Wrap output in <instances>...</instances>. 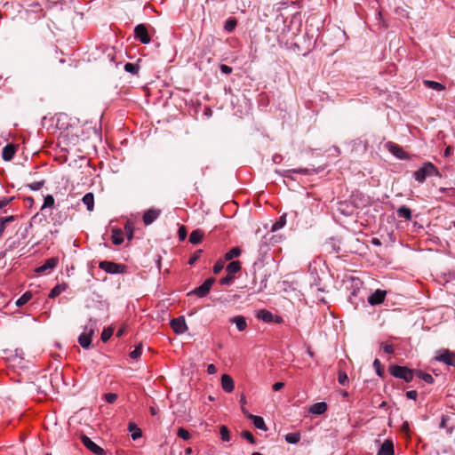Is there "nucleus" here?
I'll use <instances>...</instances> for the list:
<instances>
[{
	"label": "nucleus",
	"instance_id": "f257e3e1",
	"mask_svg": "<svg viewBox=\"0 0 455 455\" xmlns=\"http://www.w3.org/2000/svg\"><path fill=\"white\" fill-rule=\"evenodd\" d=\"M84 129L81 126H75L66 129L60 132L59 145H62L66 150L80 147L84 143Z\"/></svg>",
	"mask_w": 455,
	"mask_h": 455
},
{
	"label": "nucleus",
	"instance_id": "f03ea898",
	"mask_svg": "<svg viewBox=\"0 0 455 455\" xmlns=\"http://www.w3.org/2000/svg\"><path fill=\"white\" fill-rule=\"evenodd\" d=\"M95 323L90 320L84 326V331L78 338V342L83 348H89L92 343V336L94 332Z\"/></svg>",
	"mask_w": 455,
	"mask_h": 455
},
{
	"label": "nucleus",
	"instance_id": "7ed1b4c3",
	"mask_svg": "<svg viewBox=\"0 0 455 455\" xmlns=\"http://www.w3.org/2000/svg\"><path fill=\"white\" fill-rule=\"evenodd\" d=\"M390 373L398 379H402L405 380L406 382H410L412 380L414 372L412 370L403 367V366H398L395 365L390 368Z\"/></svg>",
	"mask_w": 455,
	"mask_h": 455
},
{
	"label": "nucleus",
	"instance_id": "20e7f679",
	"mask_svg": "<svg viewBox=\"0 0 455 455\" xmlns=\"http://www.w3.org/2000/svg\"><path fill=\"white\" fill-rule=\"evenodd\" d=\"M435 359L447 365L455 367V353L448 349H441L437 351Z\"/></svg>",
	"mask_w": 455,
	"mask_h": 455
},
{
	"label": "nucleus",
	"instance_id": "39448f33",
	"mask_svg": "<svg viewBox=\"0 0 455 455\" xmlns=\"http://www.w3.org/2000/svg\"><path fill=\"white\" fill-rule=\"evenodd\" d=\"M214 282H215L214 278H212V277L208 278L199 287L189 291L188 293V295H196L199 298H204L209 293Z\"/></svg>",
	"mask_w": 455,
	"mask_h": 455
},
{
	"label": "nucleus",
	"instance_id": "423d86ee",
	"mask_svg": "<svg viewBox=\"0 0 455 455\" xmlns=\"http://www.w3.org/2000/svg\"><path fill=\"white\" fill-rule=\"evenodd\" d=\"M134 35L135 38L144 44H148L151 40L147 27L144 24H139L135 27Z\"/></svg>",
	"mask_w": 455,
	"mask_h": 455
},
{
	"label": "nucleus",
	"instance_id": "0eeeda50",
	"mask_svg": "<svg viewBox=\"0 0 455 455\" xmlns=\"http://www.w3.org/2000/svg\"><path fill=\"white\" fill-rule=\"evenodd\" d=\"M81 442L83 444L90 450L92 452H93L96 455H104L105 451L97 445L94 442H92L88 436L85 435H81Z\"/></svg>",
	"mask_w": 455,
	"mask_h": 455
},
{
	"label": "nucleus",
	"instance_id": "6e6552de",
	"mask_svg": "<svg viewBox=\"0 0 455 455\" xmlns=\"http://www.w3.org/2000/svg\"><path fill=\"white\" fill-rule=\"evenodd\" d=\"M385 148L398 159L407 158V153L397 144L388 141L385 144Z\"/></svg>",
	"mask_w": 455,
	"mask_h": 455
},
{
	"label": "nucleus",
	"instance_id": "1a4fd4ad",
	"mask_svg": "<svg viewBox=\"0 0 455 455\" xmlns=\"http://www.w3.org/2000/svg\"><path fill=\"white\" fill-rule=\"evenodd\" d=\"M171 327L172 328L173 331L178 335L183 334L188 330V326L184 316H180L172 319L171 321Z\"/></svg>",
	"mask_w": 455,
	"mask_h": 455
},
{
	"label": "nucleus",
	"instance_id": "9d476101",
	"mask_svg": "<svg viewBox=\"0 0 455 455\" xmlns=\"http://www.w3.org/2000/svg\"><path fill=\"white\" fill-rule=\"evenodd\" d=\"M100 267L110 274H117L123 271L124 267L122 265L110 262V261H101L100 263Z\"/></svg>",
	"mask_w": 455,
	"mask_h": 455
},
{
	"label": "nucleus",
	"instance_id": "9b49d317",
	"mask_svg": "<svg viewBox=\"0 0 455 455\" xmlns=\"http://www.w3.org/2000/svg\"><path fill=\"white\" fill-rule=\"evenodd\" d=\"M59 262L58 258L52 257L45 260V262L36 269V273H44L53 269Z\"/></svg>",
	"mask_w": 455,
	"mask_h": 455
},
{
	"label": "nucleus",
	"instance_id": "f8f14e48",
	"mask_svg": "<svg viewBox=\"0 0 455 455\" xmlns=\"http://www.w3.org/2000/svg\"><path fill=\"white\" fill-rule=\"evenodd\" d=\"M386 297V291L382 290H376L369 298L368 302L371 305L381 304Z\"/></svg>",
	"mask_w": 455,
	"mask_h": 455
},
{
	"label": "nucleus",
	"instance_id": "ddd939ff",
	"mask_svg": "<svg viewBox=\"0 0 455 455\" xmlns=\"http://www.w3.org/2000/svg\"><path fill=\"white\" fill-rule=\"evenodd\" d=\"M161 211L156 209H149L143 215V222L145 225L152 224L160 215Z\"/></svg>",
	"mask_w": 455,
	"mask_h": 455
},
{
	"label": "nucleus",
	"instance_id": "4468645a",
	"mask_svg": "<svg viewBox=\"0 0 455 455\" xmlns=\"http://www.w3.org/2000/svg\"><path fill=\"white\" fill-rule=\"evenodd\" d=\"M221 387L227 393H231L235 389V382L229 375H228V374L222 375Z\"/></svg>",
	"mask_w": 455,
	"mask_h": 455
},
{
	"label": "nucleus",
	"instance_id": "2eb2a0df",
	"mask_svg": "<svg viewBox=\"0 0 455 455\" xmlns=\"http://www.w3.org/2000/svg\"><path fill=\"white\" fill-rule=\"evenodd\" d=\"M377 455H394V444L391 440H385Z\"/></svg>",
	"mask_w": 455,
	"mask_h": 455
},
{
	"label": "nucleus",
	"instance_id": "dca6fc26",
	"mask_svg": "<svg viewBox=\"0 0 455 455\" xmlns=\"http://www.w3.org/2000/svg\"><path fill=\"white\" fill-rule=\"evenodd\" d=\"M327 403L324 402H319L314 403L308 410L311 414L321 415L327 411Z\"/></svg>",
	"mask_w": 455,
	"mask_h": 455
},
{
	"label": "nucleus",
	"instance_id": "f3484780",
	"mask_svg": "<svg viewBox=\"0 0 455 455\" xmlns=\"http://www.w3.org/2000/svg\"><path fill=\"white\" fill-rule=\"evenodd\" d=\"M16 152V146L13 144H7L2 151V157L5 161H10L12 159Z\"/></svg>",
	"mask_w": 455,
	"mask_h": 455
},
{
	"label": "nucleus",
	"instance_id": "a211bd4d",
	"mask_svg": "<svg viewBox=\"0 0 455 455\" xmlns=\"http://www.w3.org/2000/svg\"><path fill=\"white\" fill-rule=\"evenodd\" d=\"M248 419H251L253 425L258 429H260V430H263V431H267V426L265 424V421H264L263 418H261L259 416H255V415H252V414H248Z\"/></svg>",
	"mask_w": 455,
	"mask_h": 455
},
{
	"label": "nucleus",
	"instance_id": "6ab92c4d",
	"mask_svg": "<svg viewBox=\"0 0 455 455\" xmlns=\"http://www.w3.org/2000/svg\"><path fill=\"white\" fill-rule=\"evenodd\" d=\"M230 322L235 324V326L239 331H243L247 328L246 319L243 315L234 316L230 320Z\"/></svg>",
	"mask_w": 455,
	"mask_h": 455
},
{
	"label": "nucleus",
	"instance_id": "aec40b11",
	"mask_svg": "<svg viewBox=\"0 0 455 455\" xmlns=\"http://www.w3.org/2000/svg\"><path fill=\"white\" fill-rule=\"evenodd\" d=\"M111 239L114 244L120 245L124 242V234L120 228H114L112 230Z\"/></svg>",
	"mask_w": 455,
	"mask_h": 455
},
{
	"label": "nucleus",
	"instance_id": "412c9836",
	"mask_svg": "<svg viewBox=\"0 0 455 455\" xmlns=\"http://www.w3.org/2000/svg\"><path fill=\"white\" fill-rule=\"evenodd\" d=\"M398 218H403L406 220H410L411 219V211L405 205L399 207L396 211Z\"/></svg>",
	"mask_w": 455,
	"mask_h": 455
},
{
	"label": "nucleus",
	"instance_id": "4be33fe9",
	"mask_svg": "<svg viewBox=\"0 0 455 455\" xmlns=\"http://www.w3.org/2000/svg\"><path fill=\"white\" fill-rule=\"evenodd\" d=\"M257 317L265 323H270L274 319L273 314L270 311L265 309L259 310L257 313Z\"/></svg>",
	"mask_w": 455,
	"mask_h": 455
},
{
	"label": "nucleus",
	"instance_id": "5701e85b",
	"mask_svg": "<svg viewBox=\"0 0 455 455\" xmlns=\"http://www.w3.org/2000/svg\"><path fill=\"white\" fill-rule=\"evenodd\" d=\"M423 84L426 87L438 91V92L443 91L445 89V86L443 84H442L441 83L435 82V81H432V80H424Z\"/></svg>",
	"mask_w": 455,
	"mask_h": 455
},
{
	"label": "nucleus",
	"instance_id": "b1692460",
	"mask_svg": "<svg viewBox=\"0 0 455 455\" xmlns=\"http://www.w3.org/2000/svg\"><path fill=\"white\" fill-rule=\"evenodd\" d=\"M203 236V232L199 229H196L191 232L189 235V242L193 244H197L202 241Z\"/></svg>",
	"mask_w": 455,
	"mask_h": 455
},
{
	"label": "nucleus",
	"instance_id": "393cba45",
	"mask_svg": "<svg viewBox=\"0 0 455 455\" xmlns=\"http://www.w3.org/2000/svg\"><path fill=\"white\" fill-rule=\"evenodd\" d=\"M128 430L131 433V436L133 440H137L142 435L141 430L134 423L129 424Z\"/></svg>",
	"mask_w": 455,
	"mask_h": 455
},
{
	"label": "nucleus",
	"instance_id": "a878e982",
	"mask_svg": "<svg viewBox=\"0 0 455 455\" xmlns=\"http://www.w3.org/2000/svg\"><path fill=\"white\" fill-rule=\"evenodd\" d=\"M83 203L86 205L88 211H92L94 206V196L92 193H87L83 197Z\"/></svg>",
	"mask_w": 455,
	"mask_h": 455
},
{
	"label": "nucleus",
	"instance_id": "bb28decb",
	"mask_svg": "<svg viewBox=\"0 0 455 455\" xmlns=\"http://www.w3.org/2000/svg\"><path fill=\"white\" fill-rule=\"evenodd\" d=\"M241 269V263L238 260L232 261L227 266L228 275H232Z\"/></svg>",
	"mask_w": 455,
	"mask_h": 455
},
{
	"label": "nucleus",
	"instance_id": "cd10ccee",
	"mask_svg": "<svg viewBox=\"0 0 455 455\" xmlns=\"http://www.w3.org/2000/svg\"><path fill=\"white\" fill-rule=\"evenodd\" d=\"M14 220H15V217L12 215L0 218V236L4 233V231L6 228V225L8 223L12 222Z\"/></svg>",
	"mask_w": 455,
	"mask_h": 455
},
{
	"label": "nucleus",
	"instance_id": "c85d7f7f",
	"mask_svg": "<svg viewBox=\"0 0 455 455\" xmlns=\"http://www.w3.org/2000/svg\"><path fill=\"white\" fill-rule=\"evenodd\" d=\"M240 254H241V250L238 247H235V248L231 249L230 251H228L225 254V259L231 260L234 258L238 257Z\"/></svg>",
	"mask_w": 455,
	"mask_h": 455
},
{
	"label": "nucleus",
	"instance_id": "c756f323",
	"mask_svg": "<svg viewBox=\"0 0 455 455\" xmlns=\"http://www.w3.org/2000/svg\"><path fill=\"white\" fill-rule=\"evenodd\" d=\"M32 298V294L29 291L25 292L20 298H19L16 301L17 307H21L25 305L30 299Z\"/></svg>",
	"mask_w": 455,
	"mask_h": 455
},
{
	"label": "nucleus",
	"instance_id": "7c9ffc66",
	"mask_svg": "<svg viewBox=\"0 0 455 455\" xmlns=\"http://www.w3.org/2000/svg\"><path fill=\"white\" fill-rule=\"evenodd\" d=\"M300 439L299 434L291 433L285 435V441L289 443L294 444L297 443Z\"/></svg>",
	"mask_w": 455,
	"mask_h": 455
},
{
	"label": "nucleus",
	"instance_id": "2f4dec72",
	"mask_svg": "<svg viewBox=\"0 0 455 455\" xmlns=\"http://www.w3.org/2000/svg\"><path fill=\"white\" fill-rule=\"evenodd\" d=\"M139 69H140L139 65L134 64V63H130V62H128V63H126V64L124 65V70H125L126 72H129V73L133 74V75L138 74Z\"/></svg>",
	"mask_w": 455,
	"mask_h": 455
},
{
	"label": "nucleus",
	"instance_id": "473e14b6",
	"mask_svg": "<svg viewBox=\"0 0 455 455\" xmlns=\"http://www.w3.org/2000/svg\"><path fill=\"white\" fill-rule=\"evenodd\" d=\"M220 434L223 442H228L230 440V435L226 426H220Z\"/></svg>",
	"mask_w": 455,
	"mask_h": 455
},
{
	"label": "nucleus",
	"instance_id": "72a5a7b5",
	"mask_svg": "<svg viewBox=\"0 0 455 455\" xmlns=\"http://www.w3.org/2000/svg\"><path fill=\"white\" fill-rule=\"evenodd\" d=\"M124 231L128 240H132L133 237V224L131 221H127L124 225Z\"/></svg>",
	"mask_w": 455,
	"mask_h": 455
},
{
	"label": "nucleus",
	"instance_id": "f704fd0d",
	"mask_svg": "<svg viewBox=\"0 0 455 455\" xmlns=\"http://www.w3.org/2000/svg\"><path fill=\"white\" fill-rule=\"evenodd\" d=\"M114 329L112 327H108L103 330L101 333V340L103 342H107L110 337L113 335Z\"/></svg>",
	"mask_w": 455,
	"mask_h": 455
},
{
	"label": "nucleus",
	"instance_id": "c9c22d12",
	"mask_svg": "<svg viewBox=\"0 0 455 455\" xmlns=\"http://www.w3.org/2000/svg\"><path fill=\"white\" fill-rule=\"evenodd\" d=\"M54 205V198L52 196L48 195L44 199V204L41 208V210H44L45 208H52Z\"/></svg>",
	"mask_w": 455,
	"mask_h": 455
},
{
	"label": "nucleus",
	"instance_id": "e433bc0d",
	"mask_svg": "<svg viewBox=\"0 0 455 455\" xmlns=\"http://www.w3.org/2000/svg\"><path fill=\"white\" fill-rule=\"evenodd\" d=\"M416 375H417L419 378L422 379H423L424 381H426L427 383L431 384V383H433V382H434V378H433L430 374H428V373H425V372H422V371H418L416 372Z\"/></svg>",
	"mask_w": 455,
	"mask_h": 455
},
{
	"label": "nucleus",
	"instance_id": "4c0bfd02",
	"mask_svg": "<svg viewBox=\"0 0 455 455\" xmlns=\"http://www.w3.org/2000/svg\"><path fill=\"white\" fill-rule=\"evenodd\" d=\"M236 23H237L236 20H235V19L228 20L224 26L225 30L228 32L233 31L236 26Z\"/></svg>",
	"mask_w": 455,
	"mask_h": 455
},
{
	"label": "nucleus",
	"instance_id": "58836bf2",
	"mask_svg": "<svg viewBox=\"0 0 455 455\" xmlns=\"http://www.w3.org/2000/svg\"><path fill=\"white\" fill-rule=\"evenodd\" d=\"M177 435L179 437H180L183 440H188L191 437L190 433L183 427H180L178 429Z\"/></svg>",
	"mask_w": 455,
	"mask_h": 455
},
{
	"label": "nucleus",
	"instance_id": "ea45409f",
	"mask_svg": "<svg viewBox=\"0 0 455 455\" xmlns=\"http://www.w3.org/2000/svg\"><path fill=\"white\" fill-rule=\"evenodd\" d=\"M65 287L63 286H60V285H57L55 286L51 291H50V294H49V297L50 298H55L57 296H59L63 291H64Z\"/></svg>",
	"mask_w": 455,
	"mask_h": 455
},
{
	"label": "nucleus",
	"instance_id": "a19ab883",
	"mask_svg": "<svg viewBox=\"0 0 455 455\" xmlns=\"http://www.w3.org/2000/svg\"><path fill=\"white\" fill-rule=\"evenodd\" d=\"M142 354V346L140 344L138 345L133 351L130 353V357L132 359L139 358Z\"/></svg>",
	"mask_w": 455,
	"mask_h": 455
},
{
	"label": "nucleus",
	"instance_id": "79ce46f5",
	"mask_svg": "<svg viewBox=\"0 0 455 455\" xmlns=\"http://www.w3.org/2000/svg\"><path fill=\"white\" fill-rule=\"evenodd\" d=\"M339 383L342 386H346L348 382L347 375L345 371H339L338 376Z\"/></svg>",
	"mask_w": 455,
	"mask_h": 455
},
{
	"label": "nucleus",
	"instance_id": "37998d69",
	"mask_svg": "<svg viewBox=\"0 0 455 455\" xmlns=\"http://www.w3.org/2000/svg\"><path fill=\"white\" fill-rule=\"evenodd\" d=\"M44 184V180L35 181L28 185L31 190H39Z\"/></svg>",
	"mask_w": 455,
	"mask_h": 455
},
{
	"label": "nucleus",
	"instance_id": "c03bdc74",
	"mask_svg": "<svg viewBox=\"0 0 455 455\" xmlns=\"http://www.w3.org/2000/svg\"><path fill=\"white\" fill-rule=\"evenodd\" d=\"M241 436H242L243 438L246 439V440H247L248 442H250L251 443H252V444H253V443H255V439H254V437H253V435H252V434H251V432L246 431V430H245V431H243V432L241 433Z\"/></svg>",
	"mask_w": 455,
	"mask_h": 455
},
{
	"label": "nucleus",
	"instance_id": "a18cd8bd",
	"mask_svg": "<svg viewBox=\"0 0 455 455\" xmlns=\"http://www.w3.org/2000/svg\"><path fill=\"white\" fill-rule=\"evenodd\" d=\"M427 173L428 172H414L413 177L419 183H422L425 181Z\"/></svg>",
	"mask_w": 455,
	"mask_h": 455
},
{
	"label": "nucleus",
	"instance_id": "49530a36",
	"mask_svg": "<svg viewBox=\"0 0 455 455\" xmlns=\"http://www.w3.org/2000/svg\"><path fill=\"white\" fill-rule=\"evenodd\" d=\"M225 263L223 260H219L213 267L214 274H219L224 268Z\"/></svg>",
	"mask_w": 455,
	"mask_h": 455
},
{
	"label": "nucleus",
	"instance_id": "de8ad7c7",
	"mask_svg": "<svg viewBox=\"0 0 455 455\" xmlns=\"http://www.w3.org/2000/svg\"><path fill=\"white\" fill-rule=\"evenodd\" d=\"M380 348L387 354H392L394 352V348L392 345L381 343Z\"/></svg>",
	"mask_w": 455,
	"mask_h": 455
},
{
	"label": "nucleus",
	"instance_id": "09e8293b",
	"mask_svg": "<svg viewBox=\"0 0 455 455\" xmlns=\"http://www.w3.org/2000/svg\"><path fill=\"white\" fill-rule=\"evenodd\" d=\"M373 367L379 376H382L381 363L379 359H375L373 362Z\"/></svg>",
	"mask_w": 455,
	"mask_h": 455
},
{
	"label": "nucleus",
	"instance_id": "8fccbe9b",
	"mask_svg": "<svg viewBox=\"0 0 455 455\" xmlns=\"http://www.w3.org/2000/svg\"><path fill=\"white\" fill-rule=\"evenodd\" d=\"M105 397H106V401L108 403H113L117 399V395L114 394V393H108V394H106Z\"/></svg>",
	"mask_w": 455,
	"mask_h": 455
},
{
	"label": "nucleus",
	"instance_id": "3c124183",
	"mask_svg": "<svg viewBox=\"0 0 455 455\" xmlns=\"http://www.w3.org/2000/svg\"><path fill=\"white\" fill-rule=\"evenodd\" d=\"M201 253H202V250H198L197 251H196L193 254V256H191V258L189 259L188 264L193 265L199 259Z\"/></svg>",
	"mask_w": 455,
	"mask_h": 455
},
{
	"label": "nucleus",
	"instance_id": "603ef678",
	"mask_svg": "<svg viewBox=\"0 0 455 455\" xmlns=\"http://www.w3.org/2000/svg\"><path fill=\"white\" fill-rule=\"evenodd\" d=\"M418 171H437L434 164L431 163H426L422 167H420Z\"/></svg>",
	"mask_w": 455,
	"mask_h": 455
},
{
	"label": "nucleus",
	"instance_id": "864d4df0",
	"mask_svg": "<svg viewBox=\"0 0 455 455\" xmlns=\"http://www.w3.org/2000/svg\"><path fill=\"white\" fill-rule=\"evenodd\" d=\"M284 224H285V221L283 219H281L279 221H276L273 225L272 230L273 231L278 230V229L282 228L284 226Z\"/></svg>",
	"mask_w": 455,
	"mask_h": 455
},
{
	"label": "nucleus",
	"instance_id": "5fc2aeb1",
	"mask_svg": "<svg viewBox=\"0 0 455 455\" xmlns=\"http://www.w3.org/2000/svg\"><path fill=\"white\" fill-rule=\"evenodd\" d=\"M79 163H80L79 168H85L90 165L89 159H87L86 157H84V156L79 159Z\"/></svg>",
	"mask_w": 455,
	"mask_h": 455
},
{
	"label": "nucleus",
	"instance_id": "6e6d98bb",
	"mask_svg": "<svg viewBox=\"0 0 455 455\" xmlns=\"http://www.w3.org/2000/svg\"><path fill=\"white\" fill-rule=\"evenodd\" d=\"M232 280H233V276L230 275H228L227 276L221 278L220 283L222 285H227V284H229Z\"/></svg>",
	"mask_w": 455,
	"mask_h": 455
},
{
	"label": "nucleus",
	"instance_id": "4d7b16f0",
	"mask_svg": "<svg viewBox=\"0 0 455 455\" xmlns=\"http://www.w3.org/2000/svg\"><path fill=\"white\" fill-rule=\"evenodd\" d=\"M220 68L223 74L228 75L232 72V68L225 64L220 65Z\"/></svg>",
	"mask_w": 455,
	"mask_h": 455
},
{
	"label": "nucleus",
	"instance_id": "13d9d810",
	"mask_svg": "<svg viewBox=\"0 0 455 455\" xmlns=\"http://www.w3.org/2000/svg\"><path fill=\"white\" fill-rule=\"evenodd\" d=\"M406 396L409 399L416 400L418 397V392L416 390H411L406 393Z\"/></svg>",
	"mask_w": 455,
	"mask_h": 455
},
{
	"label": "nucleus",
	"instance_id": "bf43d9fd",
	"mask_svg": "<svg viewBox=\"0 0 455 455\" xmlns=\"http://www.w3.org/2000/svg\"><path fill=\"white\" fill-rule=\"evenodd\" d=\"M187 236V231L184 226L180 227L179 229V237L180 240H184Z\"/></svg>",
	"mask_w": 455,
	"mask_h": 455
},
{
	"label": "nucleus",
	"instance_id": "052dcab7",
	"mask_svg": "<svg viewBox=\"0 0 455 455\" xmlns=\"http://www.w3.org/2000/svg\"><path fill=\"white\" fill-rule=\"evenodd\" d=\"M207 372L211 375L215 374L217 372V368L214 364H209L207 367Z\"/></svg>",
	"mask_w": 455,
	"mask_h": 455
},
{
	"label": "nucleus",
	"instance_id": "680f3d73",
	"mask_svg": "<svg viewBox=\"0 0 455 455\" xmlns=\"http://www.w3.org/2000/svg\"><path fill=\"white\" fill-rule=\"evenodd\" d=\"M284 384L283 382H275L274 385H273V389L275 391H279L280 389H282L283 387Z\"/></svg>",
	"mask_w": 455,
	"mask_h": 455
},
{
	"label": "nucleus",
	"instance_id": "e2e57ef3",
	"mask_svg": "<svg viewBox=\"0 0 455 455\" xmlns=\"http://www.w3.org/2000/svg\"><path fill=\"white\" fill-rule=\"evenodd\" d=\"M11 200H12L11 198H4V199L0 200V209L6 206L10 203Z\"/></svg>",
	"mask_w": 455,
	"mask_h": 455
},
{
	"label": "nucleus",
	"instance_id": "0e129e2a",
	"mask_svg": "<svg viewBox=\"0 0 455 455\" xmlns=\"http://www.w3.org/2000/svg\"><path fill=\"white\" fill-rule=\"evenodd\" d=\"M125 332V327H122L120 328L117 332H116V336L117 337H121L124 335V333Z\"/></svg>",
	"mask_w": 455,
	"mask_h": 455
},
{
	"label": "nucleus",
	"instance_id": "69168bd1",
	"mask_svg": "<svg viewBox=\"0 0 455 455\" xmlns=\"http://www.w3.org/2000/svg\"><path fill=\"white\" fill-rule=\"evenodd\" d=\"M402 429H403V431H408V430H409V423H408V422H404V423L403 424Z\"/></svg>",
	"mask_w": 455,
	"mask_h": 455
},
{
	"label": "nucleus",
	"instance_id": "338daca9",
	"mask_svg": "<svg viewBox=\"0 0 455 455\" xmlns=\"http://www.w3.org/2000/svg\"><path fill=\"white\" fill-rule=\"evenodd\" d=\"M451 150V147L446 148V149L444 151V154H445L446 156L450 155Z\"/></svg>",
	"mask_w": 455,
	"mask_h": 455
},
{
	"label": "nucleus",
	"instance_id": "774afa93",
	"mask_svg": "<svg viewBox=\"0 0 455 455\" xmlns=\"http://www.w3.org/2000/svg\"><path fill=\"white\" fill-rule=\"evenodd\" d=\"M191 453H192V449H191V448H187V449L185 450V454H186V455H190Z\"/></svg>",
	"mask_w": 455,
	"mask_h": 455
}]
</instances>
